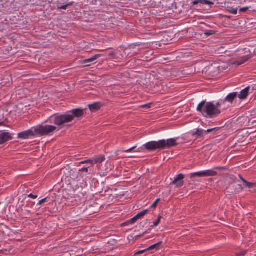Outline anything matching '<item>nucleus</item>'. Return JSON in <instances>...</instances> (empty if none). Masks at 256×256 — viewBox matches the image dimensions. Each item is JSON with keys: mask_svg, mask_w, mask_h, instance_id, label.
<instances>
[{"mask_svg": "<svg viewBox=\"0 0 256 256\" xmlns=\"http://www.w3.org/2000/svg\"><path fill=\"white\" fill-rule=\"evenodd\" d=\"M198 111L200 112L204 116L210 118L218 116L222 112L216 103L213 102H206L202 101L197 107Z\"/></svg>", "mask_w": 256, "mask_h": 256, "instance_id": "nucleus-1", "label": "nucleus"}, {"mask_svg": "<svg viewBox=\"0 0 256 256\" xmlns=\"http://www.w3.org/2000/svg\"><path fill=\"white\" fill-rule=\"evenodd\" d=\"M36 136H44L49 134L56 130V128L54 126L45 125L34 126Z\"/></svg>", "mask_w": 256, "mask_h": 256, "instance_id": "nucleus-2", "label": "nucleus"}, {"mask_svg": "<svg viewBox=\"0 0 256 256\" xmlns=\"http://www.w3.org/2000/svg\"><path fill=\"white\" fill-rule=\"evenodd\" d=\"M74 120V116L70 114L60 115L54 116V123L58 126H61L66 123L72 122Z\"/></svg>", "mask_w": 256, "mask_h": 256, "instance_id": "nucleus-3", "label": "nucleus"}, {"mask_svg": "<svg viewBox=\"0 0 256 256\" xmlns=\"http://www.w3.org/2000/svg\"><path fill=\"white\" fill-rule=\"evenodd\" d=\"M35 136H36L35 128L33 127L27 130L18 133V138L19 139L26 140Z\"/></svg>", "mask_w": 256, "mask_h": 256, "instance_id": "nucleus-4", "label": "nucleus"}, {"mask_svg": "<svg viewBox=\"0 0 256 256\" xmlns=\"http://www.w3.org/2000/svg\"><path fill=\"white\" fill-rule=\"evenodd\" d=\"M161 141L158 142H147L144 145L145 148L148 150H154L156 149H162V148Z\"/></svg>", "mask_w": 256, "mask_h": 256, "instance_id": "nucleus-5", "label": "nucleus"}, {"mask_svg": "<svg viewBox=\"0 0 256 256\" xmlns=\"http://www.w3.org/2000/svg\"><path fill=\"white\" fill-rule=\"evenodd\" d=\"M14 134H11L5 131L0 132V144L11 140L13 138Z\"/></svg>", "mask_w": 256, "mask_h": 256, "instance_id": "nucleus-6", "label": "nucleus"}, {"mask_svg": "<svg viewBox=\"0 0 256 256\" xmlns=\"http://www.w3.org/2000/svg\"><path fill=\"white\" fill-rule=\"evenodd\" d=\"M162 146V148L164 149L170 148L174 146L177 144L176 140L174 138L168 139L166 140H160Z\"/></svg>", "mask_w": 256, "mask_h": 256, "instance_id": "nucleus-7", "label": "nucleus"}, {"mask_svg": "<svg viewBox=\"0 0 256 256\" xmlns=\"http://www.w3.org/2000/svg\"><path fill=\"white\" fill-rule=\"evenodd\" d=\"M184 176L183 174H179L175 178L171 184L175 185L178 188L182 187L184 185Z\"/></svg>", "mask_w": 256, "mask_h": 256, "instance_id": "nucleus-8", "label": "nucleus"}, {"mask_svg": "<svg viewBox=\"0 0 256 256\" xmlns=\"http://www.w3.org/2000/svg\"><path fill=\"white\" fill-rule=\"evenodd\" d=\"M102 56V54H96L90 58L84 60L82 61V64L86 66H90V64L94 63V62Z\"/></svg>", "mask_w": 256, "mask_h": 256, "instance_id": "nucleus-9", "label": "nucleus"}, {"mask_svg": "<svg viewBox=\"0 0 256 256\" xmlns=\"http://www.w3.org/2000/svg\"><path fill=\"white\" fill-rule=\"evenodd\" d=\"M218 107L222 110H224L230 107V104H228L224 99L220 100V101L216 102Z\"/></svg>", "mask_w": 256, "mask_h": 256, "instance_id": "nucleus-10", "label": "nucleus"}, {"mask_svg": "<svg viewBox=\"0 0 256 256\" xmlns=\"http://www.w3.org/2000/svg\"><path fill=\"white\" fill-rule=\"evenodd\" d=\"M238 96V93L234 92L228 94L224 100L230 105L232 104L234 100Z\"/></svg>", "mask_w": 256, "mask_h": 256, "instance_id": "nucleus-11", "label": "nucleus"}, {"mask_svg": "<svg viewBox=\"0 0 256 256\" xmlns=\"http://www.w3.org/2000/svg\"><path fill=\"white\" fill-rule=\"evenodd\" d=\"M250 90L249 87H247L242 90L240 94H238V96L240 100H244L246 98V97L248 96V91Z\"/></svg>", "mask_w": 256, "mask_h": 256, "instance_id": "nucleus-12", "label": "nucleus"}, {"mask_svg": "<svg viewBox=\"0 0 256 256\" xmlns=\"http://www.w3.org/2000/svg\"><path fill=\"white\" fill-rule=\"evenodd\" d=\"M72 114H70V116H72L74 118H79L82 116L84 114V112L80 109H75L72 111Z\"/></svg>", "mask_w": 256, "mask_h": 256, "instance_id": "nucleus-13", "label": "nucleus"}, {"mask_svg": "<svg viewBox=\"0 0 256 256\" xmlns=\"http://www.w3.org/2000/svg\"><path fill=\"white\" fill-rule=\"evenodd\" d=\"M102 106V104L100 102H94V104H90L88 105V107L92 112H94L95 111L99 110Z\"/></svg>", "mask_w": 256, "mask_h": 256, "instance_id": "nucleus-14", "label": "nucleus"}, {"mask_svg": "<svg viewBox=\"0 0 256 256\" xmlns=\"http://www.w3.org/2000/svg\"><path fill=\"white\" fill-rule=\"evenodd\" d=\"M204 176L208 177V176H214L217 175V172L214 170V168L212 170H204Z\"/></svg>", "mask_w": 256, "mask_h": 256, "instance_id": "nucleus-15", "label": "nucleus"}, {"mask_svg": "<svg viewBox=\"0 0 256 256\" xmlns=\"http://www.w3.org/2000/svg\"><path fill=\"white\" fill-rule=\"evenodd\" d=\"M250 58L248 56H244L242 58V60H240L236 61L233 63V64L237 66L241 65L248 61Z\"/></svg>", "mask_w": 256, "mask_h": 256, "instance_id": "nucleus-16", "label": "nucleus"}, {"mask_svg": "<svg viewBox=\"0 0 256 256\" xmlns=\"http://www.w3.org/2000/svg\"><path fill=\"white\" fill-rule=\"evenodd\" d=\"M240 178L242 179V182L244 183V186L248 188H252L256 186V184L253 182H250L242 178L240 176Z\"/></svg>", "mask_w": 256, "mask_h": 256, "instance_id": "nucleus-17", "label": "nucleus"}, {"mask_svg": "<svg viewBox=\"0 0 256 256\" xmlns=\"http://www.w3.org/2000/svg\"><path fill=\"white\" fill-rule=\"evenodd\" d=\"M95 164L101 163L105 160V157L104 156H98L94 157Z\"/></svg>", "mask_w": 256, "mask_h": 256, "instance_id": "nucleus-18", "label": "nucleus"}, {"mask_svg": "<svg viewBox=\"0 0 256 256\" xmlns=\"http://www.w3.org/2000/svg\"><path fill=\"white\" fill-rule=\"evenodd\" d=\"M204 171L198 172H196L190 174V178H194L195 176L204 177Z\"/></svg>", "mask_w": 256, "mask_h": 256, "instance_id": "nucleus-19", "label": "nucleus"}, {"mask_svg": "<svg viewBox=\"0 0 256 256\" xmlns=\"http://www.w3.org/2000/svg\"><path fill=\"white\" fill-rule=\"evenodd\" d=\"M162 243V242H160L157 244H154L151 246H150L149 248H147L148 250H152L154 249L158 250L160 246Z\"/></svg>", "mask_w": 256, "mask_h": 256, "instance_id": "nucleus-20", "label": "nucleus"}, {"mask_svg": "<svg viewBox=\"0 0 256 256\" xmlns=\"http://www.w3.org/2000/svg\"><path fill=\"white\" fill-rule=\"evenodd\" d=\"M204 130H196V131L193 134V136H202L204 134Z\"/></svg>", "mask_w": 256, "mask_h": 256, "instance_id": "nucleus-21", "label": "nucleus"}, {"mask_svg": "<svg viewBox=\"0 0 256 256\" xmlns=\"http://www.w3.org/2000/svg\"><path fill=\"white\" fill-rule=\"evenodd\" d=\"M228 10L230 12L234 14H236L238 13L237 8H229Z\"/></svg>", "mask_w": 256, "mask_h": 256, "instance_id": "nucleus-22", "label": "nucleus"}, {"mask_svg": "<svg viewBox=\"0 0 256 256\" xmlns=\"http://www.w3.org/2000/svg\"><path fill=\"white\" fill-rule=\"evenodd\" d=\"M48 202V198L40 200L38 203V206H42L44 203Z\"/></svg>", "mask_w": 256, "mask_h": 256, "instance_id": "nucleus-23", "label": "nucleus"}, {"mask_svg": "<svg viewBox=\"0 0 256 256\" xmlns=\"http://www.w3.org/2000/svg\"><path fill=\"white\" fill-rule=\"evenodd\" d=\"M148 212H149V210H144L143 211L140 212L138 213V216H140V218H142V216L146 214Z\"/></svg>", "mask_w": 256, "mask_h": 256, "instance_id": "nucleus-24", "label": "nucleus"}, {"mask_svg": "<svg viewBox=\"0 0 256 256\" xmlns=\"http://www.w3.org/2000/svg\"><path fill=\"white\" fill-rule=\"evenodd\" d=\"M86 162H87V164H91L92 166L94 164H96L94 163V158H92L90 159L86 160Z\"/></svg>", "mask_w": 256, "mask_h": 256, "instance_id": "nucleus-25", "label": "nucleus"}, {"mask_svg": "<svg viewBox=\"0 0 256 256\" xmlns=\"http://www.w3.org/2000/svg\"><path fill=\"white\" fill-rule=\"evenodd\" d=\"M202 3L206 4H213L214 3L210 1H209L208 0H202Z\"/></svg>", "mask_w": 256, "mask_h": 256, "instance_id": "nucleus-26", "label": "nucleus"}, {"mask_svg": "<svg viewBox=\"0 0 256 256\" xmlns=\"http://www.w3.org/2000/svg\"><path fill=\"white\" fill-rule=\"evenodd\" d=\"M250 8V7H249V6H246V7L242 8H240V9L239 12H244L246 10H248Z\"/></svg>", "mask_w": 256, "mask_h": 256, "instance_id": "nucleus-27", "label": "nucleus"}, {"mask_svg": "<svg viewBox=\"0 0 256 256\" xmlns=\"http://www.w3.org/2000/svg\"><path fill=\"white\" fill-rule=\"evenodd\" d=\"M160 201V198H158L152 205V208H155L157 206L158 204Z\"/></svg>", "mask_w": 256, "mask_h": 256, "instance_id": "nucleus-28", "label": "nucleus"}, {"mask_svg": "<svg viewBox=\"0 0 256 256\" xmlns=\"http://www.w3.org/2000/svg\"><path fill=\"white\" fill-rule=\"evenodd\" d=\"M72 4V3H70L68 4H67L66 5L62 6H60L58 8L60 9H62V10H66L68 6H70Z\"/></svg>", "mask_w": 256, "mask_h": 256, "instance_id": "nucleus-29", "label": "nucleus"}, {"mask_svg": "<svg viewBox=\"0 0 256 256\" xmlns=\"http://www.w3.org/2000/svg\"><path fill=\"white\" fill-rule=\"evenodd\" d=\"M160 219H161V216H159L158 220L154 223V226H157L158 225V224L160 222Z\"/></svg>", "mask_w": 256, "mask_h": 256, "instance_id": "nucleus-30", "label": "nucleus"}, {"mask_svg": "<svg viewBox=\"0 0 256 256\" xmlns=\"http://www.w3.org/2000/svg\"><path fill=\"white\" fill-rule=\"evenodd\" d=\"M214 170L216 171V170H225L226 168L224 167H222V166H216V167H214L213 168Z\"/></svg>", "mask_w": 256, "mask_h": 256, "instance_id": "nucleus-31", "label": "nucleus"}, {"mask_svg": "<svg viewBox=\"0 0 256 256\" xmlns=\"http://www.w3.org/2000/svg\"><path fill=\"white\" fill-rule=\"evenodd\" d=\"M80 172H83L85 173L88 172V168H84L79 170Z\"/></svg>", "mask_w": 256, "mask_h": 256, "instance_id": "nucleus-32", "label": "nucleus"}, {"mask_svg": "<svg viewBox=\"0 0 256 256\" xmlns=\"http://www.w3.org/2000/svg\"><path fill=\"white\" fill-rule=\"evenodd\" d=\"M28 197L29 198H33V199H36L38 198V196L37 195H34L32 194H30L28 196Z\"/></svg>", "mask_w": 256, "mask_h": 256, "instance_id": "nucleus-33", "label": "nucleus"}, {"mask_svg": "<svg viewBox=\"0 0 256 256\" xmlns=\"http://www.w3.org/2000/svg\"><path fill=\"white\" fill-rule=\"evenodd\" d=\"M215 129H216L215 128H214L208 129L207 130H204V134L210 133Z\"/></svg>", "mask_w": 256, "mask_h": 256, "instance_id": "nucleus-34", "label": "nucleus"}, {"mask_svg": "<svg viewBox=\"0 0 256 256\" xmlns=\"http://www.w3.org/2000/svg\"><path fill=\"white\" fill-rule=\"evenodd\" d=\"M141 107L144 108H150V104L142 105L141 106Z\"/></svg>", "mask_w": 256, "mask_h": 256, "instance_id": "nucleus-35", "label": "nucleus"}, {"mask_svg": "<svg viewBox=\"0 0 256 256\" xmlns=\"http://www.w3.org/2000/svg\"><path fill=\"white\" fill-rule=\"evenodd\" d=\"M135 148H136V146H134V147H132V148H130L127 150H126L124 152H128H128H130Z\"/></svg>", "mask_w": 256, "mask_h": 256, "instance_id": "nucleus-36", "label": "nucleus"}, {"mask_svg": "<svg viewBox=\"0 0 256 256\" xmlns=\"http://www.w3.org/2000/svg\"><path fill=\"white\" fill-rule=\"evenodd\" d=\"M146 250H148L147 249L146 250H140L138 252H136V254H143L144 252L146 251Z\"/></svg>", "mask_w": 256, "mask_h": 256, "instance_id": "nucleus-37", "label": "nucleus"}, {"mask_svg": "<svg viewBox=\"0 0 256 256\" xmlns=\"http://www.w3.org/2000/svg\"><path fill=\"white\" fill-rule=\"evenodd\" d=\"M136 219H134V217L133 218H132L130 220V222L131 224H134V222H136Z\"/></svg>", "mask_w": 256, "mask_h": 256, "instance_id": "nucleus-38", "label": "nucleus"}, {"mask_svg": "<svg viewBox=\"0 0 256 256\" xmlns=\"http://www.w3.org/2000/svg\"><path fill=\"white\" fill-rule=\"evenodd\" d=\"M201 2L202 3V0H196L193 2L194 4H198Z\"/></svg>", "mask_w": 256, "mask_h": 256, "instance_id": "nucleus-39", "label": "nucleus"}, {"mask_svg": "<svg viewBox=\"0 0 256 256\" xmlns=\"http://www.w3.org/2000/svg\"><path fill=\"white\" fill-rule=\"evenodd\" d=\"M134 219H136V221H137L139 218H140V216H138V214H136L135 216H134Z\"/></svg>", "mask_w": 256, "mask_h": 256, "instance_id": "nucleus-40", "label": "nucleus"}, {"mask_svg": "<svg viewBox=\"0 0 256 256\" xmlns=\"http://www.w3.org/2000/svg\"><path fill=\"white\" fill-rule=\"evenodd\" d=\"M246 254V252H244L242 254H238L236 256H243Z\"/></svg>", "mask_w": 256, "mask_h": 256, "instance_id": "nucleus-41", "label": "nucleus"}, {"mask_svg": "<svg viewBox=\"0 0 256 256\" xmlns=\"http://www.w3.org/2000/svg\"><path fill=\"white\" fill-rule=\"evenodd\" d=\"M114 55V54L113 52H110L108 54V56H113Z\"/></svg>", "mask_w": 256, "mask_h": 256, "instance_id": "nucleus-42", "label": "nucleus"}, {"mask_svg": "<svg viewBox=\"0 0 256 256\" xmlns=\"http://www.w3.org/2000/svg\"><path fill=\"white\" fill-rule=\"evenodd\" d=\"M87 164L86 160L82 161L80 162V164Z\"/></svg>", "mask_w": 256, "mask_h": 256, "instance_id": "nucleus-43", "label": "nucleus"}, {"mask_svg": "<svg viewBox=\"0 0 256 256\" xmlns=\"http://www.w3.org/2000/svg\"><path fill=\"white\" fill-rule=\"evenodd\" d=\"M206 35H208H208L211 34H210V33H208V32H206Z\"/></svg>", "mask_w": 256, "mask_h": 256, "instance_id": "nucleus-44", "label": "nucleus"}, {"mask_svg": "<svg viewBox=\"0 0 256 256\" xmlns=\"http://www.w3.org/2000/svg\"><path fill=\"white\" fill-rule=\"evenodd\" d=\"M3 124H4L3 122H0V126L3 125Z\"/></svg>", "mask_w": 256, "mask_h": 256, "instance_id": "nucleus-45", "label": "nucleus"}, {"mask_svg": "<svg viewBox=\"0 0 256 256\" xmlns=\"http://www.w3.org/2000/svg\"><path fill=\"white\" fill-rule=\"evenodd\" d=\"M2 250H0V253H2Z\"/></svg>", "mask_w": 256, "mask_h": 256, "instance_id": "nucleus-46", "label": "nucleus"}, {"mask_svg": "<svg viewBox=\"0 0 256 256\" xmlns=\"http://www.w3.org/2000/svg\"><path fill=\"white\" fill-rule=\"evenodd\" d=\"M255 122H256V120H255Z\"/></svg>", "mask_w": 256, "mask_h": 256, "instance_id": "nucleus-47", "label": "nucleus"}]
</instances>
